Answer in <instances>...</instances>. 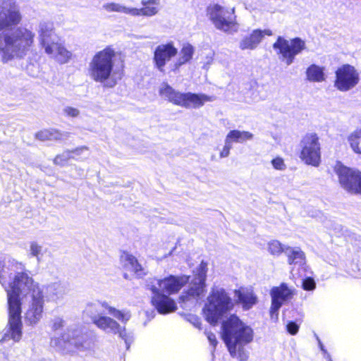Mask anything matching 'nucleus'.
Listing matches in <instances>:
<instances>
[{
    "label": "nucleus",
    "mask_w": 361,
    "mask_h": 361,
    "mask_svg": "<svg viewBox=\"0 0 361 361\" xmlns=\"http://www.w3.org/2000/svg\"><path fill=\"white\" fill-rule=\"evenodd\" d=\"M207 337L211 345H212L214 348H215L218 343L215 334L212 332H208L207 333Z\"/></svg>",
    "instance_id": "nucleus-46"
},
{
    "label": "nucleus",
    "mask_w": 361,
    "mask_h": 361,
    "mask_svg": "<svg viewBox=\"0 0 361 361\" xmlns=\"http://www.w3.org/2000/svg\"><path fill=\"white\" fill-rule=\"evenodd\" d=\"M115 85H116V82H113L112 84H111V85H106L105 86L112 87H114Z\"/></svg>",
    "instance_id": "nucleus-54"
},
{
    "label": "nucleus",
    "mask_w": 361,
    "mask_h": 361,
    "mask_svg": "<svg viewBox=\"0 0 361 361\" xmlns=\"http://www.w3.org/2000/svg\"><path fill=\"white\" fill-rule=\"evenodd\" d=\"M143 8H132L131 16H152L157 13L158 8L151 5L143 6Z\"/></svg>",
    "instance_id": "nucleus-33"
},
{
    "label": "nucleus",
    "mask_w": 361,
    "mask_h": 361,
    "mask_svg": "<svg viewBox=\"0 0 361 361\" xmlns=\"http://www.w3.org/2000/svg\"><path fill=\"white\" fill-rule=\"evenodd\" d=\"M35 34L25 27H18L0 34V54L4 62L24 58L34 42Z\"/></svg>",
    "instance_id": "nucleus-4"
},
{
    "label": "nucleus",
    "mask_w": 361,
    "mask_h": 361,
    "mask_svg": "<svg viewBox=\"0 0 361 361\" xmlns=\"http://www.w3.org/2000/svg\"><path fill=\"white\" fill-rule=\"evenodd\" d=\"M159 94L169 102L186 108L198 109L207 102H212L214 97L190 92H180L174 90L168 83L164 82L159 89Z\"/></svg>",
    "instance_id": "nucleus-7"
},
{
    "label": "nucleus",
    "mask_w": 361,
    "mask_h": 361,
    "mask_svg": "<svg viewBox=\"0 0 361 361\" xmlns=\"http://www.w3.org/2000/svg\"><path fill=\"white\" fill-rule=\"evenodd\" d=\"M159 0H142L141 4L142 6L147 5H158Z\"/></svg>",
    "instance_id": "nucleus-47"
},
{
    "label": "nucleus",
    "mask_w": 361,
    "mask_h": 361,
    "mask_svg": "<svg viewBox=\"0 0 361 361\" xmlns=\"http://www.w3.org/2000/svg\"><path fill=\"white\" fill-rule=\"evenodd\" d=\"M324 354V357L329 361H332L331 359V355L330 354L326 351V353H323Z\"/></svg>",
    "instance_id": "nucleus-50"
},
{
    "label": "nucleus",
    "mask_w": 361,
    "mask_h": 361,
    "mask_svg": "<svg viewBox=\"0 0 361 361\" xmlns=\"http://www.w3.org/2000/svg\"><path fill=\"white\" fill-rule=\"evenodd\" d=\"M0 273L1 285L7 293L8 310V329L4 333L1 342L12 339L19 341L22 337V317L21 301L20 295H25L30 299L29 307L25 312V321L30 325L39 322L42 317L44 310V291L37 283H35L32 278L25 272H18L12 282L6 284L2 272Z\"/></svg>",
    "instance_id": "nucleus-1"
},
{
    "label": "nucleus",
    "mask_w": 361,
    "mask_h": 361,
    "mask_svg": "<svg viewBox=\"0 0 361 361\" xmlns=\"http://www.w3.org/2000/svg\"><path fill=\"white\" fill-rule=\"evenodd\" d=\"M302 148L301 159L307 164L313 166H319L321 161L320 144L316 134L306 135L300 142Z\"/></svg>",
    "instance_id": "nucleus-11"
},
{
    "label": "nucleus",
    "mask_w": 361,
    "mask_h": 361,
    "mask_svg": "<svg viewBox=\"0 0 361 361\" xmlns=\"http://www.w3.org/2000/svg\"><path fill=\"white\" fill-rule=\"evenodd\" d=\"M234 294L236 303L240 304L244 310H249L257 302V298L252 291L238 289L235 290Z\"/></svg>",
    "instance_id": "nucleus-23"
},
{
    "label": "nucleus",
    "mask_w": 361,
    "mask_h": 361,
    "mask_svg": "<svg viewBox=\"0 0 361 361\" xmlns=\"http://www.w3.org/2000/svg\"><path fill=\"white\" fill-rule=\"evenodd\" d=\"M284 247L278 240H272L269 243V250L272 255H278L281 252H284Z\"/></svg>",
    "instance_id": "nucleus-38"
},
{
    "label": "nucleus",
    "mask_w": 361,
    "mask_h": 361,
    "mask_svg": "<svg viewBox=\"0 0 361 361\" xmlns=\"http://www.w3.org/2000/svg\"><path fill=\"white\" fill-rule=\"evenodd\" d=\"M209 15L215 27L224 32H230L235 25L234 8L229 10L215 4L209 9Z\"/></svg>",
    "instance_id": "nucleus-14"
},
{
    "label": "nucleus",
    "mask_w": 361,
    "mask_h": 361,
    "mask_svg": "<svg viewBox=\"0 0 361 361\" xmlns=\"http://www.w3.org/2000/svg\"><path fill=\"white\" fill-rule=\"evenodd\" d=\"M46 250L36 241H32L30 243L29 256L35 257L38 263L42 261L44 252Z\"/></svg>",
    "instance_id": "nucleus-32"
},
{
    "label": "nucleus",
    "mask_w": 361,
    "mask_h": 361,
    "mask_svg": "<svg viewBox=\"0 0 361 361\" xmlns=\"http://www.w3.org/2000/svg\"><path fill=\"white\" fill-rule=\"evenodd\" d=\"M300 326L294 321H289L286 324V330L291 335H295L298 332Z\"/></svg>",
    "instance_id": "nucleus-41"
},
{
    "label": "nucleus",
    "mask_w": 361,
    "mask_h": 361,
    "mask_svg": "<svg viewBox=\"0 0 361 361\" xmlns=\"http://www.w3.org/2000/svg\"><path fill=\"white\" fill-rule=\"evenodd\" d=\"M52 345L67 352L74 349L85 351L92 348V341L87 334H83L79 329H68V333L63 334L60 337L52 338Z\"/></svg>",
    "instance_id": "nucleus-8"
},
{
    "label": "nucleus",
    "mask_w": 361,
    "mask_h": 361,
    "mask_svg": "<svg viewBox=\"0 0 361 361\" xmlns=\"http://www.w3.org/2000/svg\"><path fill=\"white\" fill-rule=\"evenodd\" d=\"M68 293V288L65 283L56 281L48 284L45 287V297L47 300L56 301Z\"/></svg>",
    "instance_id": "nucleus-22"
},
{
    "label": "nucleus",
    "mask_w": 361,
    "mask_h": 361,
    "mask_svg": "<svg viewBox=\"0 0 361 361\" xmlns=\"http://www.w3.org/2000/svg\"><path fill=\"white\" fill-rule=\"evenodd\" d=\"M272 35V31L269 29L264 30L260 29L254 30L250 35L245 36L240 41V48L242 50L254 49L262 42L264 35L271 36Z\"/></svg>",
    "instance_id": "nucleus-20"
},
{
    "label": "nucleus",
    "mask_w": 361,
    "mask_h": 361,
    "mask_svg": "<svg viewBox=\"0 0 361 361\" xmlns=\"http://www.w3.org/2000/svg\"><path fill=\"white\" fill-rule=\"evenodd\" d=\"M334 171L341 187L353 194H361V171L351 169L338 162Z\"/></svg>",
    "instance_id": "nucleus-10"
},
{
    "label": "nucleus",
    "mask_w": 361,
    "mask_h": 361,
    "mask_svg": "<svg viewBox=\"0 0 361 361\" xmlns=\"http://www.w3.org/2000/svg\"><path fill=\"white\" fill-rule=\"evenodd\" d=\"M353 238H355V243L359 247H361V235H354Z\"/></svg>",
    "instance_id": "nucleus-48"
},
{
    "label": "nucleus",
    "mask_w": 361,
    "mask_h": 361,
    "mask_svg": "<svg viewBox=\"0 0 361 361\" xmlns=\"http://www.w3.org/2000/svg\"><path fill=\"white\" fill-rule=\"evenodd\" d=\"M273 167L279 171H284L286 169V166L284 163L283 159L281 157H276L271 161Z\"/></svg>",
    "instance_id": "nucleus-40"
},
{
    "label": "nucleus",
    "mask_w": 361,
    "mask_h": 361,
    "mask_svg": "<svg viewBox=\"0 0 361 361\" xmlns=\"http://www.w3.org/2000/svg\"><path fill=\"white\" fill-rule=\"evenodd\" d=\"M71 158H75L73 155H72L71 150H66L62 154H58L55 159H54V163L56 165L59 166H65L69 159Z\"/></svg>",
    "instance_id": "nucleus-36"
},
{
    "label": "nucleus",
    "mask_w": 361,
    "mask_h": 361,
    "mask_svg": "<svg viewBox=\"0 0 361 361\" xmlns=\"http://www.w3.org/2000/svg\"><path fill=\"white\" fill-rule=\"evenodd\" d=\"M116 335L121 338L126 344V350H129L130 345L134 341V336L132 332H127L125 326H121V329Z\"/></svg>",
    "instance_id": "nucleus-35"
},
{
    "label": "nucleus",
    "mask_w": 361,
    "mask_h": 361,
    "mask_svg": "<svg viewBox=\"0 0 361 361\" xmlns=\"http://www.w3.org/2000/svg\"><path fill=\"white\" fill-rule=\"evenodd\" d=\"M107 11L120 12L126 14L131 15L132 8H128L125 6L116 3H108L103 6Z\"/></svg>",
    "instance_id": "nucleus-34"
},
{
    "label": "nucleus",
    "mask_w": 361,
    "mask_h": 361,
    "mask_svg": "<svg viewBox=\"0 0 361 361\" xmlns=\"http://www.w3.org/2000/svg\"><path fill=\"white\" fill-rule=\"evenodd\" d=\"M55 50L56 51V59L61 63H67L72 57V53L59 42L53 45V53Z\"/></svg>",
    "instance_id": "nucleus-29"
},
{
    "label": "nucleus",
    "mask_w": 361,
    "mask_h": 361,
    "mask_svg": "<svg viewBox=\"0 0 361 361\" xmlns=\"http://www.w3.org/2000/svg\"><path fill=\"white\" fill-rule=\"evenodd\" d=\"M70 133L68 132H61L55 129L44 130L36 134L38 140H57L64 141L69 137Z\"/></svg>",
    "instance_id": "nucleus-25"
},
{
    "label": "nucleus",
    "mask_w": 361,
    "mask_h": 361,
    "mask_svg": "<svg viewBox=\"0 0 361 361\" xmlns=\"http://www.w3.org/2000/svg\"><path fill=\"white\" fill-rule=\"evenodd\" d=\"M276 314H274V318H273V319H272V317H271V320H273V321H274V322H276V321L278 320V319H276Z\"/></svg>",
    "instance_id": "nucleus-53"
},
{
    "label": "nucleus",
    "mask_w": 361,
    "mask_h": 361,
    "mask_svg": "<svg viewBox=\"0 0 361 361\" xmlns=\"http://www.w3.org/2000/svg\"><path fill=\"white\" fill-rule=\"evenodd\" d=\"M64 321L61 317H56L53 321L52 329L54 331H57L63 326Z\"/></svg>",
    "instance_id": "nucleus-44"
},
{
    "label": "nucleus",
    "mask_w": 361,
    "mask_h": 361,
    "mask_svg": "<svg viewBox=\"0 0 361 361\" xmlns=\"http://www.w3.org/2000/svg\"><path fill=\"white\" fill-rule=\"evenodd\" d=\"M124 267L134 272L137 276L142 277L145 275V271L142 265L138 262L137 258L133 255L124 252L121 256Z\"/></svg>",
    "instance_id": "nucleus-24"
},
{
    "label": "nucleus",
    "mask_w": 361,
    "mask_h": 361,
    "mask_svg": "<svg viewBox=\"0 0 361 361\" xmlns=\"http://www.w3.org/2000/svg\"><path fill=\"white\" fill-rule=\"evenodd\" d=\"M188 321L191 322L195 327L201 329V322L199 317L195 315L190 314L188 316Z\"/></svg>",
    "instance_id": "nucleus-45"
},
{
    "label": "nucleus",
    "mask_w": 361,
    "mask_h": 361,
    "mask_svg": "<svg viewBox=\"0 0 361 361\" xmlns=\"http://www.w3.org/2000/svg\"><path fill=\"white\" fill-rule=\"evenodd\" d=\"M335 74L334 86L340 91H348L359 82V74L355 67L349 64H344L339 67Z\"/></svg>",
    "instance_id": "nucleus-15"
},
{
    "label": "nucleus",
    "mask_w": 361,
    "mask_h": 361,
    "mask_svg": "<svg viewBox=\"0 0 361 361\" xmlns=\"http://www.w3.org/2000/svg\"><path fill=\"white\" fill-rule=\"evenodd\" d=\"M63 111L66 114V115H67L68 116H70V117H73V118L77 117L80 113L78 109L73 108V107H71V106L66 107L63 109Z\"/></svg>",
    "instance_id": "nucleus-43"
},
{
    "label": "nucleus",
    "mask_w": 361,
    "mask_h": 361,
    "mask_svg": "<svg viewBox=\"0 0 361 361\" xmlns=\"http://www.w3.org/2000/svg\"><path fill=\"white\" fill-rule=\"evenodd\" d=\"M222 339L232 357L247 361L248 352L245 345L251 343L254 337L253 329L235 314H232L221 324Z\"/></svg>",
    "instance_id": "nucleus-3"
},
{
    "label": "nucleus",
    "mask_w": 361,
    "mask_h": 361,
    "mask_svg": "<svg viewBox=\"0 0 361 361\" xmlns=\"http://www.w3.org/2000/svg\"><path fill=\"white\" fill-rule=\"evenodd\" d=\"M94 318L93 324L106 334L116 335L121 329V326L110 317L102 315Z\"/></svg>",
    "instance_id": "nucleus-21"
},
{
    "label": "nucleus",
    "mask_w": 361,
    "mask_h": 361,
    "mask_svg": "<svg viewBox=\"0 0 361 361\" xmlns=\"http://www.w3.org/2000/svg\"><path fill=\"white\" fill-rule=\"evenodd\" d=\"M234 307L233 300L226 291L221 288L213 289L207 298V303L203 311L207 321L215 325Z\"/></svg>",
    "instance_id": "nucleus-5"
},
{
    "label": "nucleus",
    "mask_w": 361,
    "mask_h": 361,
    "mask_svg": "<svg viewBox=\"0 0 361 361\" xmlns=\"http://www.w3.org/2000/svg\"><path fill=\"white\" fill-rule=\"evenodd\" d=\"M21 14L16 8H6L0 0V31L11 28L20 23Z\"/></svg>",
    "instance_id": "nucleus-19"
},
{
    "label": "nucleus",
    "mask_w": 361,
    "mask_h": 361,
    "mask_svg": "<svg viewBox=\"0 0 361 361\" xmlns=\"http://www.w3.org/2000/svg\"><path fill=\"white\" fill-rule=\"evenodd\" d=\"M178 53L173 42L158 45L154 52L153 61L155 66L161 72L164 71L166 63Z\"/></svg>",
    "instance_id": "nucleus-18"
},
{
    "label": "nucleus",
    "mask_w": 361,
    "mask_h": 361,
    "mask_svg": "<svg viewBox=\"0 0 361 361\" xmlns=\"http://www.w3.org/2000/svg\"><path fill=\"white\" fill-rule=\"evenodd\" d=\"M348 141L354 152L361 154V129H357L350 133Z\"/></svg>",
    "instance_id": "nucleus-31"
},
{
    "label": "nucleus",
    "mask_w": 361,
    "mask_h": 361,
    "mask_svg": "<svg viewBox=\"0 0 361 361\" xmlns=\"http://www.w3.org/2000/svg\"><path fill=\"white\" fill-rule=\"evenodd\" d=\"M38 361H45L44 360L42 359V360H39Z\"/></svg>",
    "instance_id": "nucleus-55"
},
{
    "label": "nucleus",
    "mask_w": 361,
    "mask_h": 361,
    "mask_svg": "<svg viewBox=\"0 0 361 361\" xmlns=\"http://www.w3.org/2000/svg\"><path fill=\"white\" fill-rule=\"evenodd\" d=\"M226 138L231 142L243 143L246 140H250L253 138V134L248 131H240L238 130H232L226 135Z\"/></svg>",
    "instance_id": "nucleus-28"
},
{
    "label": "nucleus",
    "mask_w": 361,
    "mask_h": 361,
    "mask_svg": "<svg viewBox=\"0 0 361 361\" xmlns=\"http://www.w3.org/2000/svg\"><path fill=\"white\" fill-rule=\"evenodd\" d=\"M307 79L310 82H321L326 78L324 68L311 64L306 70Z\"/></svg>",
    "instance_id": "nucleus-27"
},
{
    "label": "nucleus",
    "mask_w": 361,
    "mask_h": 361,
    "mask_svg": "<svg viewBox=\"0 0 361 361\" xmlns=\"http://www.w3.org/2000/svg\"><path fill=\"white\" fill-rule=\"evenodd\" d=\"M151 314H152V315H151V316H149V314H148V312H147V317H151V318H153V317H154V312L152 311V313H151Z\"/></svg>",
    "instance_id": "nucleus-51"
},
{
    "label": "nucleus",
    "mask_w": 361,
    "mask_h": 361,
    "mask_svg": "<svg viewBox=\"0 0 361 361\" xmlns=\"http://www.w3.org/2000/svg\"><path fill=\"white\" fill-rule=\"evenodd\" d=\"M289 264L302 267L305 264V253L299 247H286L284 250Z\"/></svg>",
    "instance_id": "nucleus-26"
},
{
    "label": "nucleus",
    "mask_w": 361,
    "mask_h": 361,
    "mask_svg": "<svg viewBox=\"0 0 361 361\" xmlns=\"http://www.w3.org/2000/svg\"><path fill=\"white\" fill-rule=\"evenodd\" d=\"M193 54L194 48L191 44L184 45L180 51V56L175 63L176 68L188 62L192 58Z\"/></svg>",
    "instance_id": "nucleus-30"
},
{
    "label": "nucleus",
    "mask_w": 361,
    "mask_h": 361,
    "mask_svg": "<svg viewBox=\"0 0 361 361\" xmlns=\"http://www.w3.org/2000/svg\"><path fill=\"white\" fill-rule=\"evenodd\" d=\"M189 281V276L170 275L163 279L149 278L147 289L152 291V305L161 314H166L177 309L175 301L169 295L178 293Z\"/></svg>",
    "instance_id": "nucleus-2"
},
{
    "label": "nucleus",
    "mask_w": 361,
    "mask_h": 361,
    "mask_svg": "<svg viewBox=\"0 0 361 361\" xmlns=\"http://www.w3.org/2000/svg\"><path fill=\"white\" fill-rule=\"evenodd\" d=\"M273 49L280 55L279 59L287 66H290L293 63L295 56L306 49V44L298 37L288 40L279 36L273 44Z\"/></svg>",
    "instance_id": "nucleus-9"
},
{
    "label": "nucleus",
    "mask_w": 361,
    "mask_h": 361,
    "mask_svg": "<svg viewBox=\"0 0 361 361\" xmlns=\"http://www.w3.org/2000/svg\"><path fill=\"white\" fill-rule=\"evenodd\" d=\"M71 152L72 155L75 157V158L72 159L78 161H81L84 159L87 158L90 154L89 149L85 146L78 147L73 150H71Z\"/></svg>",
    "instance_id": "nucleus-37"
},
{
    "label": "nucleus",
    "mask_w": 361,
    "mask_h": 361,
    "mask_svg": "<svg viewBox=\"0 0 361 361\" xmlns=\"http://www.w3.org/2000/svg\"><path fill=\"white\" fill-rule=\"evenodd\" d=\"M232 147L231 142L226 137L225 145L220 152V157L221 158L227 157L230 154V150Z\"/></svg>",
    "instance_id": "nucleus-42"
},
{
    "label": "nucleus",
    "mask_w": 361,
    "mask_h": 361,
    "mask_svg": "<svg viewBox=\"0 0 361 361\" xmlns=\"http://www.w3.org/2000/svg\"><path fill=\"white\" fill-rule=\"evenodd\" d=\"M39 39L41 46L47 54H53V45L58 42V37L54 34L51 23L41 22L39 25Z\"/></svg>",
    "instance_id": "nucleus-17"
},
{
    "label": "nucleus",
    "mask_w": 361,
    "mask_h": 361,
    "mask_svg": "<svg viewBox=\"0 0 361 361\" xmlns=\"http://www.w3.org/2000/svg\"><path fill=\"white\" fill-rule=\"evenodd\" d=\"M207 272V263L202 261L197 268V274L188 289L180 296V300L186 302L190 299H197L205 291V281Z\"/></svg>",
    "instance_id": "nucleus-13"
},
{
    "label": "nucleus",
    "mask_w": 361,
    "mask_h": 361,
    "mask_svg": "<svg viewBox=\"0 0 361 361\" xmlns=\"http://www.w3.org/2000/svg\"><path fill=\"white\" fill-rule=\"evenodd\" d=\"M317 340L318 341L319 347L320 350L322 351V353H326V350L325 349L324 345H323V343H322L318 336H317Z\"/></svg>",
    "instance_id": "nucleus-49"
},
{
    "label": "nucleus",
    "mask_w": 361,
    "mask_h": 361,
    "mask_svg": "<svg viewBox=\"0 0 361 361\" xmlns=\"http://www.w3.org/2000/svg\"><path fill=\"white\" fill-rule=\"evenodd\" d=\"M356 140V142L357 143L358 145H361V139H355Z\"/></svg>",
    "instance_id": "nucleus-52"
},
{
    "label": "nucleus",
    "mask_w": 361,
    "mask_h": 361,
    "mask_svg": "<svg viewBox=\"0 0 361 361\" xmlns=\"http://www.w3.org/2000/svg\"><path fill=\"white\" fill-rule=\"evenodd\" d=\"M116 59V52L111 47L97 51L91 59L88 72L90 78L97 82L103 83L111 78Z\"/></svg>",
    "instance_id": "nucleus-6"
},
{
    "label": "nucleus",
    "mask_w": 361,
    "mask_h": 361,
    "mask_svg": "<svg viewBox=\"0 0 361 361\" xmlns=\"http://www.w3.org/2000/svg\"><path fill=\"white\" fill-rule=\"evenodd\" d=\"M302 288L305 290L312 291L316 288V282L310 276L305 277L302 282Z\"/></svg>",
    "instance_id": "nucleus-39"
},
{
    "label": "nucleus",
    "mask_w": 361,
    "mask_h": 361,
    "mask_svg": "<svg viewBox=\"0 0 361 361\" xmlns=\"http://www.w3.org/2000/svg\"><path fill=\"white\" fill-rule=\"evenodd\" d=\"M294 294L295 289L289 288L286 283H281L279 286H274L271 289V305L270 316H271L272 319L274 318V314H276V319H277L279 309L286 302L292 299Z\"/></svg>",
    "instance_id": "nucleus-16"
},
{
    "label": "nucleus",
    "mask_w": 361,
    "mask_h": 361,
    "mask_svg": "<svg viewBox=\"0 0 361 361\" xmlns=\"http://www.w3.org/2000/svg\"><path fill=\"white\" fill-rule=\"evenodd\" d=\"M104 307L108 310V314L111 315L115 319L120 321L123 324H126L131 317V314L129 310H119L115 307L109 306V304L104 301H96L90 302L87 305L85 312L90 317L92 323H94V317H102L103 315L101 312V308Z\"/></svg>",
    "instance_id": "nucleus-12"
}]
</instances>
